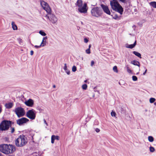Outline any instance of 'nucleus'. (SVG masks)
<instances>
[{"label": "nucleus", "instance_id": "13", "mask_svg": "<svg viewBox=\"0 0 156 156\" xmlns=\"http://www.w3.org/2000/svg\"><path fill=\"white\" fill-rule=\"evenodd\" d=\"M47 38L48 37L47 36L43 38L41 44V46H42V47H44L46 45L47 43L46 40Z\"/></svg>", "mask_w": 156, "mask_h": 156}, {"label": "nucleus", "instance_id": "39", "mask_svg": "<svg viewBox=\"0 0 156 156\" xmlns=\"http://www.w3.org/2000/svg\"><path fill=\"white\" fill-rule=\"evenodd\" d=\"M95 131L97 132V133H98L100 132V130L99 129H98V128H97L95 129Z\"/></svg>", "mask_w": 156, "mask_h": 156}, {"label": "nucleus", "instance_id": "28", "mask_svg": "<svg viewBox=\"0 0 156 156\" xmlns=\"http://www.w3.org/2000/svg\"><path fill=\"white\" fill-rule=\"evenodd\" d=\"M150 150L151 152H153L154 151L155 149L153 147H150Z\"/></svg>", "mask_w": 156, "mask_h": 156}, {"label": "nucleus", "instance_id": "9", "mask_svg": "<svg viewBox=\"0 0 156 156\" xmlns=\"http://www.w3.org/2000/svg\"><path fill=\"white\" fill-rule=\"evenodd\" d=\"M27 116L31 120L35 119L36 117V112L34 110L32 109L29 110L26 113Z\"/></svg>", "mask_w": 156, "mask_h": 156}, {"label": "nucleus", "instance_id": "22", "mask_svg": "<svg viewBox=\"0 0 156 156\" xmlns=\"http://www.w3.org/2000/svg\"><path fill=\"white\" fill-rule=\"evenodd\" d=\"M126 69L127 72L129 73H132V71L130 70L129 68V66L128 65H127L126 66Z\"/></svg>", "mask_w": 156, "mask_h": 156}, {"label": "nucleus", "instance_id": "12", "mask_svg": "<svg viewBox=\"0 0 156 156\" xmlns=\"http://www.w3.org/2000/svg\"><path fill=\"white\" fill-rule=\"evenodd\" d=\"M34 101L31 99H29L28 101L25 102V104L27 106L32 107L34 105Z\"/></svg>", "mask_w": 156, "mask_h": 156}, {"label": "nucleus", "instance_id": "23", "mask_svg": "<svg viewBox=\"0 0 156 156\" xmlns=\"http://www.w3.org/2000/svg\"><path fill=\"white\" fill-rule=\"evenodd\" d=\"M148 140L150 142H152L154 141V139L152 136H150L148 137Z\"/></svg>", "mask_w": 156, "mask_h": 156}, {"label": "nucleus", "instance_id": "17", "mask_svg": "<svg viewBox=\"0 0 156 156\" xmlns=\"http://www.w3.org/2000/svg\"><path fill=\"white\" fill-rule=\"evenodd\" d=\"M63 69L68 75H69L70 74V71L68 69H67L66 64L65 63L64 64V66L63 67Z\"/></svg>", "mask_w": 156, "mask_h": 156}, {"label": "nucleus", "instance_id": "37", "mask_svg": "<svg viewBox=\"0 0 156 156\" xmlns=\"http://www.w3.org/2000/svg\"><path fill=\"white\" fill-rule=\"evenodd\" d=\"M88 41V40L87 38H85L84 39V42L86 43H87Z\"/></svg>", "mask_w": 156, "mask_h": 156}, {"label": "nucleus", "instance_id": "11", "mask_svg": "<svg viewBox=\"0 0 156 156\" xmlns=\"http://www.w3.org/2000/svg\"><path fill=\"white\" fill-rule=\"evenodd\" d=\"M101 6L105 12L108 15H110L111 12L108 6L104 5L101 4Z\"/></svg>", "mask_w": 156, "mask_h": 156}, {"label": "nucleus", "instance_id": "21", "mask_svg": "<svg viewBox=\"0 0 156 156\" xmlns=\"http://www.w3.org/2000/svg\"><path fill=\"white\" fill-rule=\"evenodd\" d=\"M149 4L153 8H156V2H151Z\"/></svg>", "mask_w": 156, "mask_h": 156}, {"label": "nucleus", "instance_id": "49", "mask_svg": "<svg viewBox=\"0 0 156 156\" xmlns=\"http://www.w3.org/2000/svg\"><path fill=\"white\" fill-rule=\"evenodd\" d=\"M139 73V72H138L137 73H136V74H137H137H138Z\"/></svg>", "mask_w": 156, "mask_h": 156}, {"label": "nucleus", "instance_id": "25", "mask_svg": "<svg viewBox=\"0 0 156 156\" xmlns=\"http://www.w3.org/2000/svg\"><path fill=\"white\" fill-rule=\"evenodd\" d=\"M155 98H151L149 100L150 102L151 103H152L154 102L155 101Z\"/></svg>", "mask_w": 156, "mask_h": 156}, {"label": "nucleus", "instance_id": "36", "mask_svg": "<svg viewBox=\"0 0 156 156\" xmlns=\"http://www.w3.org/2000/svg\"><path fill=\"white\" fill-rule=\"evenodd\" d=\"M120 1L123 3H126L127 1V0H119Z\"/></svg>", "mask_w": 156, "mask_h": 156}, {"label": "nucleus", "instance_id": "48", "mask_svg": "<svg viewBox=\"0 0 156 156\" xmlns=\"http://www.w3.org/2000/svg\"><path fill=\"white\" fill-rule=\"evenodd\" d=\"M0 156H2V154L1 153H0Z\"/></svg>", "mask_w": 156, "mask_h": 156}, {"label": "nucleus", "instance_id": "30", "mask_svg": "<svg viewBox=\"0 0 156 156\" xmlns=\"http://www.w3.org/2000/svg\"><path fill=\"white\" fill-rule=\"evenodd\" d=\"M76 66H73V67H72V70L73 72H75L76 71Z\"/></svg>", "mask_w": 156, "mask_h": 156}, {"label": "nucleus", "instance_id": "18", "mask_svg": "<svg viewBox=\"0 0 156 156\" xmlns=\"http://www.w3.org/2000/svg\"><path fill=\"white\" fill-rule=\"evenodd\" d=\"M13 106V104L12 103H6L5 104V106L7 108L9 109L11 108Z\"/></svg>", "mask_w": 156, "mask_h": 156}, {"label": "nucleus", "instance_id": "7", "mask_svg": "<svg viewBox=\"0 0 156 156\" xmlns=\"http://www.w3.org/2000/svg\"><path fill=\"white\" fill-rule=\"evenodd\" d=\"M12 123L10 121L4 120L0 124V130L6 131L8 130Z\"/></svg>", "mask_w": 156, "mask_h": 156}, {"label": "nucleus", "instance_id": "38", "mask_svg": "<svg viewBox=\"0 0 156 156\" xmlns=\"http://www.w3.org/2000/svg\"><path fill=\"white\" fill-rule=\"evenodd\" d=\"M94 61H91V66H93V65H94Z\"/></svg>", "mask_w": 156, "mask_h": 156}, {"label": "nucleus", "instance_id": "31", "mask_svg": "<svg viewBox=\"0 0 156 156\" xmlns=\"http://www.w3.org/2000/svg\"><path fill=\"white\" fill-rule=\"evenodd\" d=\"M10 129L11 130V132L12 133H13L15 131V129L14 128L11 127Z\"/></svg>", "mask_w": 156, "mask_h": 156}, {"label": "nucleus", "instance_id": "34", "mask_svg": "<svg viewBox=\"0 0 156 156\" xmlns=\"http://www.w3.org/2000/svg\"><path fill=\"white\" fill-rule=\"evenodd\" d=\"M41 47H42V46H41V44L39 46L35 45L34 47L36 48H39Z\"/></svg>", "mask_w": 156, "mask_h": 156}, {"label": "nucleus", "instance_id": "35", "mask_svg": "<svg viewBox=\"0 0 156 156\" xmlns=\"http://www.w3.org/2000/svg\"><path fill=\"white\" fill-rule=\"evenodd\" d=\"M119 18L118 16L117 15H115V16L113 17V18L114 19H117Z\"/></svg>", "mask_w": 156, "mask_h": 156}, {"label": "nucleus", "instance_id": "41", "mask_svg": "<svg viewBox=\"0 0 156 156\" xmlns=\"http://www.w3.org/2000/svg\"><path fill=\"white\" fill-rule=\"evenodd\" d=\"M43 120H44V123L46 124V126H47L48 125L45 119H44Z\"/></svg>", "mask_w": 156, "mask_h": 156}, {"label": "nucleus", "instance_id": "33", "mask_svg": "<svg viewBox=\"0 0 156 156\" xmlns=\"http://www.w3.org/2000/svg\"><path fill=\"white\" fill-rule=\"evenodd\" d=\"M86 53L88 54H89L90 53V50L89 48L87 49L86 51Z\"/></svg>", "mask_w": 156, "mask_h": 156}, {"label": "nucleus", "instance_id": "29", "mask_svg": "<svg viewBox=\"0 0 156 156\" xmlns=\"http://www.w3.org/2000/svg\"><path fill=\"white\" fill-rule=\"evenodd\" d=\"M132 80L134 81H136L137 80V78L136 76H132Z\"/></svg>", "mask_w": 156, "mask_h": 156}, {"label": "nucleus", "instance_id": "8", "mask_svg": "<svg viewBox=\"0 0 156 156\" xmlns=\"http://www.w3.org/2000/svg\"><path fill=\"white\" fill-rule=\"evenodd\" d=\"M14 112L19 118L24 116L25 114V111L24 109L21 107L16 108Z\"/></svg>", "mask_w": 156, "mask_h": 156}, {"label": "nucleus", "instance_id": "32", "mask_svg": "<svg viewBox=\"0 0 156 156\" xmlns=\"http://www.w3.org/2000/svg\"><path fill=\"white\" fill-rule=\"evenodd\" d=\"M111 115L112 116L115 117L116 115V113L115 112L112 111L111 112Z\"/></svg>", "mask_w": 156, "mask_h": 156}, {"label": "nucleus", "instance_id": "45", "mask_svg": "<svg viewBox=\"0 0 156 156\" xmlns=\"http://www.w3.org/2000/svg\"><path fill=\"white\" fill-rule=\"evenodd\" d=\"M91 47V44H90L89 46V48H89L90 49V47Z\"/></svg>", "mask_w": 156, "mask_h": 156}, {"label": "nucleus", "instance_id": "51", "mask_svg": "<svg viewBox=\"0 0 156 156\" xmlns=\"http://www.w3.org/2000/svg\"><path fill=\"white\" fill-rule=\"evenodd\" d=\"M86 81H87V80H85V82H86Z\"/></svg>", "mask_w": 156, "mask_h": 156}, {"label": "nucleus", "instance_id": "43", "mask_svg": "<svg viewBox=\"0 0 156 156\" xmlns=\"http://www.w3.org/2000/svg\"><path fill=\"white\" fill-rule=\"evenodd\" d=\"M135 27H136V26L135 25H133V28L134 29V30H135Z\"/></svg>", "mask_w": 156, "mask_h": 156}, {"label": "nucleus", "instance_id": "16", "mask_svg": "<svg viewBox=\"0 0 156 156\" xmlns=\"http://www.w3.org/2000/svg\"><path fill=\"white\" fill-rule=\"evenodd\" d=\"M131 63L134 65L138 66L139 67L140 66V64L139 62L135 60L132 61L131 62Z\"/></svg>", "mask_w": 156, "mask_h": 156}, {"label": "nucleus", "instance_id": "10", "mask_svg": "<svg viewBox=\"0 0 156 156\" xmlns=\"http://www.w3.org/2000/svg\"><path fill=\"white\" fill-rule=\"evenodd\" d=\"M29 120L25 118H22L17 120L16 122L17 124L19 125H21L23 123H26L28 122Z\"/></svg>", "mask_w": 156, "mask_h": 156}, {"label": "nucleus", "instance_id": "44", "mask_svg": "<svg viewBox=\"0 0 156 156\" xmlns=\"http://www.w3.org/2000/svg\"><path fill=\"white\" fill-rule=\"evenodd\" d=\"M2 108H1V107L0 106V113L1 112V111H2Z\"/></svg>", "mask_w": 156, "mask_h": 156}, {"label": "nucleus", "instance_id": "20", "mask_svg": "<svg viewBox=\"0 0 156 156\" xmlns=\"http://www.w3.org/2000/svg\"><path fill=\"white\" fill-rule=\"evenodd\" d=\"M11 24L12 25V28L13 30H15L17 29V27L16 25L15 24L14 22H12Z\"/></svg>", "mask_w": 156, "mask_h": 156}, {"label": "nucleus", "instance_id": "42", "mask_svg": "<svg viewBox=\"0 0 156 156\" xmlns=\"http://www.w3.org/2000/svg\"><path fill=\"white\" fill-rule=\"evenodd\" d=\"M147 69H146V70H145V71L144 72V73H143V74L144 75L146 73V72H147Z\"/></svg>", "mask_w": 156, "mask_h": 156}, {"label": "nucleus", "instance_id": "1", "mask_svg": "<svg viewBox=\"0 0 156 156\" xmlns=\"http://www.w3.org/2000/svg\"><path fill=\"white\" fill-rule=\"evenodd\" d=\"M41 4L43 9L47 13L46 17L53 24H55L57 22L58 19L55 15L51 13V9L47 3L44 1H41Z\"/></svg>", "mask_w": 156, "mask_h": 156}, {"label": "nucleus", "instance_id": "47", "mask_svg": "<svg viewBox=\"0 0 156 156\" xmlns=\"http://www.w3.org/2000/svg\"><path fill=\"white\" fill-rule=\"evenodd\" d=\"M154 105H156V102H155L154 103Z\"/></svg>", "mask_w": 156, "mask_h": 156}, {"label": "nucleus", "instance_id": "5", "mask_svg": "<svg viewBox=\"0 0 156 156\" xmlns=\"http://www.w3.org/2000/svg\"><path fill=\"white\" fill-rule=\"evenodd\" d=\"M27 137L23 135H20L15 140L16 145L21 147L24 146L27 143Z\"/></svg>", "mask_w": 156, "mask_h": 156}, {"label": "nucleus", "instance_id": "50", "mask_svg": "<svg viewBox=\"0 0 156 156\" xmlns=\"http://www.w3.org/2000/svg\"><path fill=\"white\" fill-rule=\"evenodd\" d=\"M94 97V95L93 96V97Z\"/></svg>", "mask_w": 156, "mask_h": 156}, {"label": "nucleus", "instance_id": "46", "mask_svg": "<svg viewBox=\"0 0 156 156\" xmlns=\"http://www.w3.org/2000/svg\"><path fill=\"white\" fill-rule=\"evenodd\" d=\"M55 87H56V86H55V85H53V87L55 88Z\"/></svg>", "mask_w": 156, "mask_h": 156}, {"label": "nucleus", "instance_id": "4", "mask_svg": "<svg viewBox=\"0 0 156 156\" xmlns=\"http://www.w3.org/2000/svg\"><path fill=\"white\" fill-rule=\"evenodd\" d=\"M110 4L112 9L122 15L123 11V9L116 0L110 1Z\"/></svg>", "mask_w": 156, "mask_h": 156}, {"label": "nucleus", "instance_id": "27", "mask_svg": "<svg viewBox=\"0 0 156 156\" xmlns=\"http://www.w3.org/2000/svg\"><path fill=\"white\" fill-rule=\"evenodd\" d=\"M113 69L115 72L116 73H118V69H117V68L116 66H114L113 68Z\"/></svg>", "mask_w": 156, "mask_h": 156}, {"label": "nucleus", "instance_id": "40", "mask_svg": "<svg viewBox=\"0 0 156 156\" xmlns=\"http://www.w3.org/2000/svg\"><path fill=\"white\" fill-rule=\"evenodd\" d=\"M34 54V51H31L30 52V54L31 55H32Z\"/></svg>", "mask_w": 156, "mask_h": 156}, {"label": "nucleus", "instance_id": "26", "mask_svg": "<svg viewBox=\"0 0 156 156\" xmlns=\"http://www.w3.org/2000/svg\"><path fill=\"white\" fill-rule=\"evenodd\" d=\"M87 85L86 84H84L82 85V88L83 89L86 90L87 89Z\"/></svg>", "mask_w": 156, "mask_h": 156}, {"label": "nucleus", "instance_id": "14", "mask_svg": "<svg viewBox=\"0 0 156 156\" xmlns=\"http://www.w3.org/2000/svg\"><path fill=\"white\" fill-rule=\"evenodd\" d=\"M59 136H55L53 135L51 136V143L52 144H53L54 142V140H59Z\"/></svg>", "mask_w": 156, "mask_h": 156}, {"label": "nucleus", "instance_id": "6", "mask_svg": "<svg viewBox=\"0 0 156 156\" xmlns=\"http://www.w3.org/2000/svg\"><path fill=\"white\" fill-rule=\"evenodd\" d=\"M91 13L93 16L97 18L101 16L103 13L101 9L99 7L93 8L91 10Z\"/></svg>", "mask_w": 156, "mask_h": 156}, {"label": "nucleus", "instance_id": "2", "mask_svg": "<svg viewBox=\"0 0 156 156\" xmlns=\"http://www.w3.org/2000/svg\"><path fill=\"white\" fill-rule=\"evenodd\" d=\"M75 5L79 12L83 14L87 13L88 9L87 5L85 3H83L82 0H77Z\"/></svg>", "mask_w": 156, "mask_h": 156}, {"label": "nucleus", "instance_id": "19", "mask_svg": "<svg viewBox=\"0 0 156 156\" xmlns=\"http://www.w3.org/2000/svg\"><path fill=\"white\" fill-rule=\"evenodd\" d=\"M133 53L135 55L137 56L139 58H142L141 56V55L140 53L139 52H137L136 51H133Z\"/></svg>", "mask_w": 156, "mask_h": 156}, {"label": "nucleus", "instance_id": "3", "mask_svg": "<svg viewBox=\"0 0 156 156\" xmlns=\"http://www.w3.org/2000/svg\"><path fill=\"white\" fill-rule=\"evenodd\" d=\"M15 150V147L12 145L3 144L0 145V151L5 154L12 153Z\"/></svg>", "mask_w": 156, "mask_h": 156}, {"label": "nucleus", "instance_id": "15", "mask_svg": "<svg viewBox=\"0 0 156 156\" xmlns=\"http://www.w3.org/2000/svg\"><path fill=\"white\" fill-rule=\"evenodd\" d=\"M136 41H135L133 44H128L126 45V48H133L136 45Z\"/></svg>", "mask_w": 156, "mask_h": 156}, {"label": "nucleus", "instance_id": "24", "mask_svg": "<svg viewBox=\"0 0 156 156\" xmlns=\"http://www.w3.org/2000/svg\"><path fill=\"white\" fill-rule=\"evenodd\" d=\"M39 33L43 36H45L46 35V34L42 30H40L39 32Z\"/></svg>", "mask_w": 156, "mask_h": 156}]
</instances>
